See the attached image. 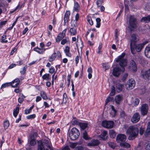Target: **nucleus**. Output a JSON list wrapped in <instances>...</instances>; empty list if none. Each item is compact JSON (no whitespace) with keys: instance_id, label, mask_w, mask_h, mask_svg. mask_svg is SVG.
<instances>
[{"instance_id":"1","label":"nucleus","mask_w":150,"mask_h":150,"mask_svg":"<svg viewBox=\"0 0 150 150\" xmlns=\"http://www.w3.org/2000/svg\"><path fill=\"white\" fill-rule=\"evenodd\" d=\"M125 56V54L122 53L115 59L116 62H119L120 66L122 67V69L118 67L113 68L112 74L116 77H117L120 75L121 71L123 72L125 71L124 67L127 65V59L124 58Z\"/></svg>"},{"instance_id":"2","label":"nucleus","mask_w":150,"mask_h":150,"mask_svg":"<svg viewBox=\"0 0 150 150\" xmlns=\"http://www.w3.org/2000/svg\"><path fill=\"white\" fill-rule=\"evenodd\" d=\"M139 132V129L136 126H131L128 129L127 133L129 134L128 139L129 140L134 139L137 136Z\"/></svg>"},{"instance_id":"3","label":"nucleus","mask_w":150,"mask_h":150,"mask_svg":"<svg viewBox=\"0 0 150 150\" xmlns=\"http://www.w3.org/2000/svg\"><path fill=\"white\" fill-rule=\"evenodd\" d=\"M139 40V37L137 35L134 33L130 35L129 38L130 41V46L132 53H134L133 45Z\"/></svg>"},{"instance_id":"4","label":"nucleus","mask_w":150,"mask_h":150,"mask_svg":"<svg viewBox=\"0 0 150 150\" xmlns=\"http://www.w3.org/2000/svg\"><path fill=\"white\" fill-rule=\"evenodd\" d=\"M129 29L131 31H134L137 27L136 19L134 16L131 15L129 17Z\"/></svg>"},{"instance_id":"5","label":"nucleus","mask_w":150,"mask_h":150,"mask_svg":"<svg viewBox=\"0 0 150 150\" xmlns=\"http://www.w3.org/2000/svg\"><path fill=\"white\" fill-rule=\"evenodd\" d=\"M79 134V130L76 128L74 127L69 132V137L71 140H74L78 138Z\"/></svg>"},{"instance_id":"6","label":"nucleus","mask_w":150,"mask_h":150,"mask_svg":"<svg viewBox=\"0 0 150 150\" xmlns=\"http://www.w3.org/2000/svg\"><path fill=\"white\" fill-rule=\"evenodd\" d=\"M135 85V80L132 79L128 80L125 84L126 88L128 90H130L133 88Z\"/></svg>"},{"instance_id":"7","label":"nucleus","mask_w":150,"mask_h":150,"mask_svg":"<svg viewBox=\"0 0 150 150\" xmlns=\"http://www.w3.org/2000/svg\"><path fill=\"white\" fill-rule=\"evenodd\" d=\"M146 44L145 42H143L142 43L136 44H135V45H133V52L134 53H132L133 54H134L136 53L135 50L137 52H140L143 49L144 46Z\"/></svg>"},{"instance_id":"8","label":"nucleus","mask_w":150,"mask_h":150,"mask_svg":"<svg viewBox=\"0 0 150 150\" xmlns=\"http://www.w3.org/2000/svg\"><path fill=\"white\" fill-rule=\"evenodd\" d=\"M114 122L113 121L104 120L102 123V126L106 128H111L113 127Z\"/></svg>"},{"instance_id":"9","label":"nucleus","mask_w":150,"mask_h":150,"mask_svg":"<svg viewBox=\"0 0 150 150\" xmlns=\"http://www.w3.org/2000/svg\"><path fill=\"white\" fill-rule=\"evenodd\" d=\"M128 69L132 71H136L137 70V65L135 62L131 60L129 62Z\"/></svg>"},{"instance_id":"10","label":"nucleus","mask_w":150,"mask_h":150,"mask_svg":"<svg viewBox=\"0 0 150 150\" xmlns=\"http://www.w3.org/2000/svg\"><path fill=\"white\" fill-rule=\"evenodd\" d=\"M126 139V136L124 134H119L116 137V141L120 144L121 143L125 142Z\"/></svg>"},{"instance_id":"11","label":"nucleus","mask_w":150,"mask_h":150,"mask_svg":"<svg viewBox=\"0 0 150 150\" xmlns=\"http://www.w3.org/2000/svg\"><path fill=\"white\" fill-rule=\"evenodd\" d=\"M57 54V55L58 57L60 58L61 57L62 55L60 52L58 51L57 52V53L54 52L52 53L50 56L49 57L48 60L49 61L52 62L54 61L56 59Z\"/></svg>"},{"instance_id":"12","label":"nucleus","mask_w":150,"mask_h":150,"mask_svg":"<svg viewBox=\"0 0 150 150\" xmlns=\"http://www.w3.org/2000/svg\"><path fill=\"white\" fill-rule=\"evenodd\" d=\"M148 110V106L147 104H144L142 105L141 108V111L142 115L144 116L146 115Z\"/></svg>"},{"instance_id":"13","label":"nucleus","mask_w":150,"mask_h":150,"mask_svg":"<svg viewBox=\"0 0 150 150\" xmlns=\"http://www.w3.org/2000/svg\"><path fill=\"white\" fill-rule=\"evenodd\" d=\"M67 31L66 29H64L62 32L59 33L57 37L56 41L57 42H59L62 39H63L66 35V33Z\"/></svg>"},{"instance_id":"14","label":"nucleus","mask_w":150,"mask_h":150,"mask_svg":"<svg viewBox=\"0 0 150 150\" xmlns=\"http://www.w3.org/2000/svg\"><path fill=\"white\" fill-rule=\"evenodd\" d=\"M140 116L138 112L135 113L131 118V121L133 123H136L138 122L140 120Z\"/></svg>"},{"instance_id":"15","label":"nucleus","mask_w":150,"mask_h":150,"mask_svg":"<svg viewBox=\"0 0 150 150\" xmlns=\"http://www.w3.org/2000/svg\"><path fill=\"white\" fill-rule=\"evenodd\" d=\"M100 142L97 139H93L87 144V146H97L99 144Z\"/></svg>"},{"instance_id":"16","label":"nucleus","mask_w":150,"mask_h":150,"mask_svg":"<svg viewBox=\"0 0 150 150\" xmlns=\"http://www.w3.org/2000/svg\"><path fill=\"white\" fill-rule=\"evenodd\" d=\"M144 54L146 57L150 58V45H149L145 47Z\"/></svg>"},{"instance_id":"17","label":"nucleus","mask_w":150,"mask_h":150,"mask_svg":"<svg viewBox=\"0 0 150 150\" xmlns=\"http://www.w3.org/2000/svg\"><path fill=\"white\" fill-rule=\"evenodd\" d=\"M115 86L116 90L118 92H121L124 89V85L120 83L116 84Z\"/></svg>"},{"instance_id":"18","label":"nucleus","mask_w":150,"mask_h":150,"mask_svg":"<svg viewBox=\"0 0 150 150\" xmlns=\"http://www.w3.org/2000/svg\"><path fill=\"white\" fill-rule=\"evenodd\" d=\"M20 82L18 78H17L10 83L12 87H16L18 86Z\"/></svg>"},{"instance_id":"19","label":"nucleus","mask_w":150,"mask_h":150,"mask_svg":"<svg viewBox=\"0 0 150 150\" xmlns=\"http://www.w3.org/2000/svg\"><path fill=\"white\" fill-rule=\"evenodd\" d=\"M64 52L66 55L69 57H70L72 56V54L70 51L69 47L68 46L65 47V49L64 50Z\"/></svg>"},{"instance_id":"20","label":"nucleus","mask_w":150,"mask_h":150,"mask_svg":"<svg viewBox=\"0 0 150 150\" xmlns=\"http://www.w3.org/2000/svg\"><path fill=\"white\" fill-rule=\"evenodd\" d=\"M70 14V13L69 11H66L64 17V22L65 23H66L68 21Z\"/></svg>"},{"instance_id":"21","label":"nucleus","mask_w":150,"mask_h":150,"mask_svg":"<svg viewBox=\"0 0 150 150\" xmlns=\"http://www.w3.org/2000/svg\"><path fill=\"white\" fill-rule=\"evenodd\" d=\"M80 9V7L79 4L77 2H74L73 7V11L78 12Z\"/></svg>"},{"instance_id":"22","label":"nucleus","mask_w":150,"mask_h":150,"mask_svg":"<svg viewBox=\"0 0 150 150\" xmlns=\"http://www.w3.org/2000/svg\"><path fill=\"white\" fill-rule=\"evenodd\" d=\"M107 134V132L106 131H104L102 133L98 136V137L101 139L105 140L108 137Z\"/></svg>"},{"instance_id":"23","label":"nucleus","mask_w":150,"mask_h":150,"mask_svg":"<svg viewBox=\"0 0 150 150\" xmlns=\"http://www.w3.org/2000/svg\"><path fill=\"white\" fill-rule=\"evenodd\" d=\"M141 21L146 23L149 22H150V15L142 17L141 19Z\"/></svg>"},{"instance_id":"24","label":"nucleus","mask_w":150,"mask_h":150,"mask_svg":"<svg viewBox=\"0 0 150 150\" xmlns=\"http://www.w3.org/2000/svg\"><path fill=\"white\" fill-rule=\"evenodd\" d=\"M88 123L87 122H80L79 123L81 128L83 130H84L88 127Z\"/></svg>"},{"instance_id":"25","label":"nucleus","mask_w":150,"mask_h":150,"mask_svg":"<svg viewBox=\"0 0 150 150\" xmlns=\"http://www.w3.org/2000/svg\"><path fill=\"white\" fill-rule=\"evenodd\" d=\"M122 100V97L121 95H119L116 96L115 97V100L117 104L120 103V102Z\"/></svg>"},{"instance_id":"26","label":"nucleus","mask_w":150,"mask_h":150,"mask_svg":"<svg viewBox=\"0 0 150 150\" xmlns=\"http://www.w3.org/2000/svg\"><path fill=\"white\" fill-rule=\"evenodd\" d=\"M38 150H45L42 142L41 141H40L38 142Z\"/></svg>"},{"instance_id":"27","label":"nucleus","mask_w":150,"mask_h":150,"mask_svg":"<svg viewBox=\"0 0 150 150\" xmlns=\"http://www.w3.org/2000/svg\"><path fill=\"white\" fill-rule=\"evenodd\" d=\"M42 78L44 80L48 81L50 79L51 77L49 74L46 73L42 76Z\"/></svg>"},{"instance_id":"28","label":"nucleus","mask_w":150,"mask_h":150,"mask_svg":"<svg viewBox=\"0 0 150 150\" xmlns=\"http://www.w3.org/2000/svg\"><path fill=\"white\" fill-rule=\"evenodd\" d=\"M40 95L43 100H47L48 99L46 93L43 91H41L40 93Z\"/></svg>"},{"instance_id":"29","label":"nucleus","mask_w":150,"mask_h":150,"mask_svg":"<svg viewBox=\"0 0 150 150\" xmlns=\"http://www.w3.org/2000/svg\"><path fill=\"white\" fill-rule=\"evenodd\" d=\"M70 41L68 38L65 39H63L61 40V44L62 45H64L66 44L70 43Z\"/></svg>"},{"instance_id":"30","label":"nucleus","mask_w":150,"mask_h":150,"mask_svg":"<svg viewBox=\"0 0 150 150\" xmlns=\"http://www.w3.org/2000/svg\"><path fill=\"white\" fill-rule=\"evenodd\" d=\"M2 3H1V7H2L1 8V13L2 12V10L3 11H5L6 10V8L7 6V4L6 2L4 1L3 2V5L2 4Z\"/></svg>"},{"instance_id":"31","label":"nucleus","mask_w":150,"mask_h":150,"mask_svg":"<svg viewBox=\"0 0 150 150\" xmlns=\"http://www.w3.org/2000/svg\"><path fill=\"white\" fill-rule=\"evenodd\" d=\"M111 108L112 111L110 113V115L111 117H113L115 116L116 111L113 105L111 106Z\"/></svg>"},{"instance_id":"32","label":"nucleus","mask_w":150,"mask_h":150,"mask_svg":"<svg viewBox=\"0 0 150 150\" xmlns=\"http://www.w3.org/2000/svg\"><path fill=\"white\" fill-rule=\"evenodd\" d=\"M144 76L148 79H150V69L145 72Z\"/></svg>"},{"instance_id":"33","label":"nucleus","mask_w":150,"mask_h":150,"mask_svg":"<svg viewBox=\"0 0 150 150\" xmlns=\"http://www.w3.org/2000/svg\"><path fill=\"white\" fill-rule=\"evenodd\" d=\"M34 50L40 54H43V52L42 51V48H39L38 47H35Z\"/></svg>"},{"instance_id":"34","label":"nucleus","mask_w":150,"mask_h":150,"mask_svg":"<svg viewBox=\"0 0 150 150\" xmlns=\"http://www.w3.org/2000/svg\"><path fill=\"white\" fill-rule=\"evenodd\" d=\"M19 108L18 107H16L15 109H14L13 111V115L16 117L18 114Z\"/></svg>"},{"instance_id":"35","label":"nucleus","mask_w":150,"mask_h":150,"mask_svg":"<svg viewBox=\"0 0 150 150\" xmlns=\"http://www.w3.org/2000/svg\"><path fill=\"white\" fill-rule=\"evenodd\" d=\"M150 134V122H148L147 128L145 132L146 135H148Z\"/></svg>"},{"instance_id":"36","label":"nucleus","mask_w":150,"mask_h":150,"mask_svg":"<svg viewBox=\"0 0 150 150\" xmlns=\"http://www.w3.org/2000/svg\"><path fill=\"white\" fill-rule=\"evenodd\" d=\"M70 32L71 35H74L77 33L76 30L74 28H71L70 29Z\"/></svg>"},{"instance_id":"37","label":"nucleus","mask_w":150,"mask_h":150,"mask_svg":"<svg viewBox=\"0 0 150 150\" xmlns=\"http://www.w3.org/2000/svg\"><path fill=\"white\" fill-rule=\"evenodd\" d=\"M109 135L111 138H113L115 137L116 133L113 130H110L109 131Z\"/></svg>"},{"instance_id":"38","label":"nucleus","mask_w":150,"mask_h":150,"mask_svg":"<svg viewBox=\"0 0 150 150\" xmlns=\"http://www.w3.org/2000/svg\"><path fill=\"white\" fill-rule=\"evenodd\" d=\"M120 145L121 146L127 148H128L130 147V144L126 142H123L122 143H121Z\"/></svg>"},{"instance_id":"39","label":"nucleus","mask_w":150,"mask_h":150,"mask_svg":"<svg viewBox=\"0 0 150 150\" xmlns=\"http://www.w3.org/2000/svg\"><path fill=\"white\" fill-rule=\"evenodd\" d=\"M115 90L114 87L113 86H112L111 88V91L110 94V96H112L115 95Z\"/></svg>"},{"instance_id":"40","label":"nucleus","mask_w":150,"mask_h":150,"mask_svg":"<svg viewBox=\"0 0 150 150\" xmlns=\"http://www.w3.org/2000/svg\"><path fill=\"white\" fill-rule=\"evenodd\" d=\"M9 124L8 120H5L4 122V126L5 129H7L9 127Z\"/></svg>"},{"instance_id":"41","label":"nucleus","mask_w":150,"mask_h":150,"mask_svg":"<svg viewBox=\"0 0 150 150\" xmlns=\"http://www.w3.org/2000/svg\"><path fill=\"white\" fill-rule=\"evenodd\" d=\"M96 27L97 28H99L100 25L101 20L100 18H97L96 19Z\"/></svg>"},{"instance_id":"42","label":"nucleus","mask_w":150,"mask_h":150,"mask_svg":"<svg viewBox=\"0 0 150 150\" xmlns=\"http://www.w3.org/2000/svg\"><path fill=\"white\" fill-rule=\"evenodd\" d=\"M86 19L87 21L88 22L90 25H93V21L90 17L87 16L86 18Z\"/></svg>"},{"instance_id":"43","label":"nucleus","mask_w":150,"mask_h":150,"mask_svg":"<svg viewBox=\"0 0 150 150\" xmlns=\"http://www.w3.org/2000/svg\"><path fill=\"white\" fill-rule=\"evenodd\" d=\"M83 137L86 140H88L90 138L88 135L87 132L86 131H85L83 133Z\"/></svg>"},{"instance_id":"44","label":"nucleus","mask_w":150,"mask_h":150,"mask_svg":"<svg viewBox=\"0 0 150 150\" xmlns=\"http://www.w3.org/2000/svg\"><path fill=\"white\" fill-rule=\"evenodd\" d=\"M36 142L35 139L33 138H31L30 141V145L31 146H34L36 144Z\"/></svg>"},{"instance_id":"45","label":"nucleus","mask_w":150,"mask_h":150,"mask_svg":"<svg viewBox=\"0 0 150 150\" xmlns=\"http://www.w3.org/2000/svg\"><path fill=\"white\" fill-rule=\"evenodd\" d=\"M43 142L46 144V146L49 148H51V144L50 143L49 141L48 140H44L43 141Z\"/></svg>"},{"instance_id":"46","label":"nucleus","mask_w":150,"mask_h":150,"mask_svg":"<svg viewBox=\"0 0 150 150\" xmlns=\"http://www.w3.org/2000/svg\"><path fill=\"white\" fill-rule=\"evenodd\" d=\"M6 35H4L1 36V42L3 43H7V40H6Z\"/></svg>"},{"instance_id":"47","label":"nucleus","mask_w":150,"mask_h":150,"mask_svg":"<svg viewBox=\"0 0 150 150\" xmlns=\"http://www.w3.org/2000/svg\"><path fill=\"white\" fill-rule=\"evenodd\" d=\"M104 2V0H97L96 4L98 6L100 7Z\"/></svg>"},{"instance_id":"48","label":"nucleus","mask_w":150,"mask_h":150,"mask_svg":"<svg viewBox=\"0 0 150 150\" xmlns=\"http://www.w3.org/2000/svg\"><path fill=\"white\" fill-rule=\"evenodd\" d=\"M49 72L51 74H52L53 73H55V69L54 67H51L49 69Z\"/></svg>"},{"instance_id":"49","label":"nucleus","mask_w":150,"mask_h":150,"mask_svg":"<svg viewBox=\"0 0 150 150\" xmlns=\"http://www.w3.org/2000/svg\"><path fill=\"white\" fill-rule=\"evenodd\" d=\"M36 117V115L35 114H33L29 115L26 117V118L28 119H32L35 118Z\"/></svg>"},{"instance_id":"50","label":"nucleus","mask_w":150,"mask_h":150,"mask_svg":"<svg viewBox=\"0 0 150 150\" xmlns=\"http://www.w3.org/2000/svg\"><path fill=\"white\" fill-rule=\"evenodd\" d=\"M145 145V149L146 150H150V141H148L146 142Z\"/></svg>"},{"instance_id":"51","label":"nucleus","mask_w":150,"mask_h":150,"mask_svg":"<svg viewBox=\"0 0 150 150\" xmlns=\"http://www.w3.org/2000/svg\"><path fill=\"white\" fill-rule=\"evenodd\" d=\"M102 47V45L101 43H100L99 44V46L98 47V51H97V53L98 54H100L101 52V49Z\"/></svg>"},{"instance_id":"52","label":"nucleus","mask_w":150,"mask_h":150,"mask_svg":"<svg viewBox=\"0 0 150 150\" xmlns=\"http://www.w3.org/2000/svg\"><path fill=\"white\" fill-rule=\"evenodd\" d=\"M140 101V100L138 98H136L133 101L134 105L136 106L139 104Z\"/></svg>"},{"instance_id":"53","label":"nucleus","mask_w":150,"mask_h":150,"mask_svg":"<svg viewBox=\"0 0 150 150\" xmlns=\"http://www.w3.org/2000/svg\"><path fill=\"white\" fill-rule=\"evenodd\" d=\"M11 85L10 83H7L3 84L1 85V88H4L7 87Z\"/></svg>"},{"instance_id":"54","label":"nucleus","mask_w":150,"mask_h":150,"mask_svg":"<svg viewBox=\"0 0 150 150\" xmlns=\"http://www.w3.org/2000/svg\"><path fill=\"white\" fill-rule=\"evenodd\" d=\"M24 6L23 5H22L21 6H20L19 5H18L15 8V9L13 11H11L10 12L11 13H13L15 11H16L18 8L20 9L21 8H22V6Z\"/></svg>"},{"instance_id":"55","label":"nucleus","mask_w":150,"mask_h":150,"mask_svg":"<svg viewBox=\"0 0 150 150\" xmlns=\"http://www.w3.org/2000/svg\"><path fill=\"white\" fill-rule=\"evenodd\" d=\"M77 144V143H70L69 146L71 148L74 149L76 146Z\"/></svg>"},{"instance_id":"56","label":"nucleus","mask_w":150,"mask_h":150,"mask_svg":"<svg viewBox=\"0 0 150 150\" xmlns=\"http://www.w3.org/2000/svg\"><path fill=\"white\" fill-rule=\"evenodd\" d=\"M26 71V68L25 67H24L23 68H22L21 70L20 71V73L22 74H24L25 73Z\"/></svg>"},{"instance_id":"57","label":"nucleus","mask_w":150,"mask_h":150,"mask_svg":"<svg viewBox=\"0 0 150 150\" xmlns=\"http://www.w3.org/2000/svg\"><path fill=\"white\" fill-rule=\"evenodd\" d=\"M71 25L72 27L74 28L76 27L77 25L76 22H75L74 21H72L71 23Z\"/></svg>"},{"instance_id":"58","label":"nucleus","mask_w":150,"mask_h":150,"mask_svg":"<svg viewBox=\"0 0 150 150\" xmlns=\"http://www.w3.org/2000/svg\"><path fill=\"white\" fill-rule=\"evenodd\" d=\"M113 99V98L110 97H108L106 100V104H107L110 101L112 100Z\"/></svg>"},{"instance_id":"59","label":"nucleus","mask_w":150,"mask_h":150,"mask_svg":"<svg viewBox=\"0 0 150 150\" xmlns=\"http://www.w3.org/2000/svg\"><path fill=\"white\" fill-rule=\"evenodd\" d=\"M75 21L76 22L78 21L79 18V13H77L75 16Z\"/></svg>"},{"instance_id":"60","label":"nucleus","mask_w":150,"mask_h":150,"mask_svg":"<svg viewBox=\"0 0 150 150\" xmlns=\"http://www.w3.org/2000/svg\"><path fill=\"white\" fill-rule=\"evenodd\" d=\"M83 147L82 146H79L76 147L75 150H83Z\"/></svg>"},{"instance_id":"61","label":"nucleus","mask_w":150,"mask_h":150,"mask_svg":"<svg viewBox=\"0 0 150 150\" xmlns=\"http://www.w3.org/2000/svg\"><path fill=\"white\" fill-rule=\"evenodd\" d=\"M144 131V128L141 127L139 130V134L140 135H142L143 134Z\"/></svg>"},{"instance_id":"62","label":"nucleus","mask_w":150,"mask_h":150,"mask_svg":"<svg viewBox=\"0 0 150 150\" xmlns=\"http://www.w3.org/2000/svg\"><path fill=\"white\" fill-rule=\"evenodd\" d=\"M17 49L16 48H13L12 49V50H11V51L10 52V55H12L13 54L14 52H16L17 51Z\"/></svg>"},{"instance_id":"63","label":"nucleus","mask_w":150,"mask_h":150,"mask_svg":"<svg viewBox=\"0 0 150 150\" xmlns=\"http://www.w3.org/2000/svg\"><path fill=\"white\" fill-rule=\"evenodd\" d=\"M42 100V98L40 96H38L36 97L35 101L36 102H38L41 101Z\"/></svg>"},{"instance_id":"64","label":"nucleus","mask_w":150,"mask_h":150,"mask_svg":"<svg viewBox=\"0 0 150 150\" xmlns=\"http://www.w3.org/2000/svg\"><path fill=\"white\" fill-rule=\"evenodd\" d=\"M8 21L5 20L4 21H1V26H3L5 25L7 23Z\"/></svg>"}]
</instances>
